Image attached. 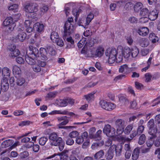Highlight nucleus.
Returning a JSON list of instances; mask_svg holds the SVG:
<instances>
[{"mask_svg": "<svg viewBox=\"0 0 160 160\" xmlns=\"http://www.w3.org/2000/svg\"><path fill=\"white\" fill-rule=\"evenodd\" d=\"M123 47L118 46L117 49L115 48H108L105 52V55L108 58V62L112 64L115 61L119 63L122 61Z\"/></svg>", "mask_w": 160, "mask_h": 160, "instance_id": "f257e3e1", "label": "nucleus"}, {"mask_svg": "<svg viewBox=\"0 0 160 160\" xmlns=\"http://www.w3.org/2000/svg\"><path fill=\"white\" fill-rule=\"evenodd\" d=\"M29 49L30 51L29 53V56L25 55V59L27 63L32 65L36 62L34 59L39 56V51L37 48L32 46H29Z\"/></svg>", "mask_w": 160, "mask_h": 160, "instance_id": "f03ea898", "label": "nucleus"}, {"mask_svg": "<svg viewBox=\"0 0 160 160\" xmlns=\"http://www.w3.org/2000/svg\"><path fill=\"white\" fill-rule=\"evenodd\" d=\"M38 5L35 3L28 4L25 5L24 10L27 13L26 15L28 18H32L36 15L38 10Z\"/></svg>", "mask_w": 160, "mask_h": 160, "instance_id": "7ed1b4c3", "label": "nucleus"}, {"mask_svg": "<svg viewBox=\"0 0 160 160\" xmlns=\"http://www.w3.org/2000/svg\"><path fill=\"white\" fill-rule=\"evenodd\" d=\"M49 139L52 141L51 145L54 146H58L59 150L62 151L63 149L64 142L60 137H58L57 134L55 132L51 133L49 137Z\"/></svg>", "mask_w": 160, "mask_h": 160, "instance_id": "20e7f679", "label": "nucleus"}, {"mask_svg": "<svg viewBox=\"0 0 160 160\" xmlns=\"http://www.w3.org/2000/svg\"><path fill=\"white\" fill-rule=\"evenodd\" d=\"M73 19L72 17L69 18L64 24V31L63 33L64 38L67 36L70 35L74 32L75 28L71 22L73 21Z\"/></svg>", "mask_w": 160, "mask_h": 160, "instance_id": "39448f33", "label": "nucleus"}, {"mask_svg": "<svg viewBox=\"0 0 160 160\" xmlns=\"http://www.w3.org/2000/svg\"><path fill=\"white\" fill-rule=\"evenodd\" d=\"M58 121L60 123L57 125V127L59 128H63L65 129H68L75 128L74 126H61L65 125L67 124L68 122V120L66 116H63L58 117L57 118Z\"/></svg>", "mask_w": 160, "mask_h": 160, "instance_id": "423d86ee", "label": "nucleus"}, {"mask_svg": "<svg viewBox=\"0 0 160 160\" xmlns=\"http://www.w3.org/2000/svg\"><path fill=\"white\" fill-rule=\"evenodd\" d=\"M104 48L100 46L96 48H92L91 49V54L94 57H102L104 53Z\"/></svg>", "mask_w": 160, "mask_h": 160, "instance_id": "0eeeda50", "label": "nucleus"}, {"mask_svg": "<svg viewBox=\"0 0 160 160\" xmlns=\"http://www.w3.org/2000/svg\"><path fill=\"white\" fill-rule=\"evenodd\" d=\"M103 132L108 137H112L115 136V129L110 125H105L103 129Z\"/></svg>", "mask_w": 160, "mask_h": 160, "instance_id": "6e6552de", "label": "nucleus"}, {"mask_svg": "<svg viewBox=\"0 0 160 160\" xmlns=\"http://www.w3.org/2000/svg\"><path fill=\"white\" fill-rule=\"evenodd\" d=\"M24 29V28H18V31L20 32H18L17 36L13 38L12 40L13 42H23L24 41L26 37V33L22 32Z\"/></svg>", "mask_w": 160, "mask_h": 160, "instance_id": "1a4fd4ad", "label": "nucleus"}, {"mask_svg": "<svg viewBox=\"0 0 160 160\" xmlns=\"http://www.w3.org/2000/svg\"><path fill=\"white\" fill-rule=\"evenodd\" d=\"M124 122L122 119H118L115 121V128H117V133L118 134H121L123 131Z\"/></svg>", "mask_w": 160, "mask_h": 160, "instance_id": "9d476101", "label": "nucleus"}, {"mask_svg": "<svg viewBox=\"0 0 160 160\" xmlns=\"http://www.w3.org/2000/svg\"><path fill=\"white\" fill-rule=\"evenodd\" d=\"M4 26H8V29L10 31H12L15 27V24L13 22V19L11 17H7L3 23Z\"/></svg>", "mask_w": 160, "mask_h": 160, "instance_id": "9b49d317", "label": "nucleus"}, {"mask_svg": "<svg viewBox=\"0 0 160 160\" xmlns=\"http://www.w3.org/2000/svg\"><path fill=\"white\" fill-rule=\"evenodd\" d=\"M46 65V63L44 61H39L38 63H35L32 65V68L33 71L35 72H40L41 70V67H44Z\"/></svg>", "mask_w": 160, "mask_h": 160, "instance_id": "f8f14e48", "label": "nucleus"}, {"mask_svg": "<svg viewBox=\"0 0 160 160\" xmlns=\"http://www.w3.org/2000/svg\"><path fill=\"white\" fill-rule=\"evenodd\" d=\"M11 71L8 68L5 67L2 68V75L3 79H7L9 78L10 76Z\"/></svg>", "mask_w": 160, "mask_h": 160, "instance_id": "ddd939ff", "label": "nucleus"}, {"mask_svg": "<svg viewBox=\"0 0 160 160\" xmlns=\"http://www.w3.org/2000/svg\"><path fill=\"white\" fill-rule=\"evenodd\" d=\"M88 136V133L87 132H84L80 136H78L76 140V142L78 144H82L84 140L86 139Z\"/></svg>", "mask_w": 160, "mask_h": 160, "instance_id": "4468645a", "label": "nucleus"}, {"mask_svg": "<svg viewBox=\"0 0 160 160\" xmlns=\"http://www.w3.org/2000/svg\"><path fill=\"white\" fill-rule=\"evenodd\" d=\"M10 51V55L12 57H15L18 56L20 54V52L19 50L16 48L15 46L11 45L9 48Z\"/></svg>", "mask_w": 160, "mask_h": 160, "instance_id": "2eb2a0df", "label": "nucleus"}, {"mask_svg": "<svg viewBox=\"0 0 160 160\" xmlns=\"http://www.w3.org/2000/svg\"><path fill=\"white\" fill-rule=\"evenodd\" d=\"M33 28L34 31L42 33L44 31V25L42 23L37 22L34 25Z\"/></svg>", "mask_w": 160, "mask_h": 160, "instance_id": "dca6fc26", "label": "nucleus"}, {"mask_svg": "<svg viewBox=\"0 0 160 160\" xmlns=\"http://www.w3.org/2000/svg\"><path fill=\"white\" fill-rule=\"evenodd\" d=\"M158 12L156 10H152L149 12L148 18L151 21L155 20L158 17Z\"/></svg>", "mask_w": 160, "mask_h": 160, "instance_id": "f3484780", "label": "nucleus"}, {"mask_svg": "<svg viewBox=\"0 0 160 160\" xmlns=\"http://www.w3.org/2000/svg\"><path fill=\"white\" fill-rule=\"evenodd\" d=\"M130 68L127 64H123L119 68V72L120 73L127 74L129 73Z\"/></svg>", "mask_w": 160, "mask_h": 160, "instance_id": "a211bd4d", "label": "nucleus"}, {"mask_svg": "<svg viewBox=\"0 0 160 160\" xmlns=\"http://www.w3.org/2000/svg\"><path fill=\"white\" fill-rule=\"evenodd\" d=\"M152 9V7H148V8H143L140 12L139 14L142 16H148L149 12Z\"/></svg>", "mask_w": 160, "mask_h": 160, "instance_id": "6ab92c4d", "label": "nucleus"}, {"mask_svg": "<svg viewBox=\"0 0 160 160\" xmlns=\"http://www.w3.org/2000/svg\"><path fill=\"white\" fill-rule=\"evenodd\" d=\"M138 32L139 35L144 36L148 34L149 30L147 28L143 27L139 28L138 31Z\"/></svg>", "mask_w": 160, "mask_h": 160, "instance_id": "aec40b11", "label": "nucleus"}, {"mask_svg": "<svg viewBox=\"0 0 160 160\" xmlns=\"http://www.w3.org/2000/svg\"><path fill=\"white\" fill-rule=\"evenodd\" d=\"M140 45L142 47H146L149 44V42L147 38H143L140 39L139 40Z\"/></svg>", "mask_w": 160, "mask_h": 160, "instance_id": "412c9836", "label": "nucleus"}, {"mask_svg": "<svg viewBox=\"0 0 160 160\" xmlns=\"http://www.w3.org/2000/svg\"><path fill=\"white\" fill-rule=\"evenodd\" d=\"M157 132V126H155L154 128L149 129L148 133L152 136L150 137L154 138L157 137L156 134Z\"/></svg>", "mask_w": 160, "mask_h": 160, "instance_id": "4be33fe9", "label": "nucleus"}, {"mask_svg": "<svg viewBox=\"0 0 160 160\" xmlns=\"http://www.w3.org/2000/svg\"><path fill=\"white\" fill-rule=\"evenodd\" d=\"M126 58H128L130 56V48L128 47H125L123 48L122 55Z\"/></svg>", "mask_w": 160, "mask_h": 160, "instance_id": "5701e85b", "label": "nucleus"}, {"mask_svg": "<svg viewBox=\"0 0 160 160\" xmlns=\"http://www.w3.org/2000/svg\"><path fill=\"white\" fill-rule=\"evenodd\" d=\"M94 17V15L92 12H90L88 14L86 18L85 22L84 23L85 24L88 25L93 18Z\"/></svg>", "mask_w": 160, "mask_h": 160, "instance_id": "b1692460", "label": "nucleus"}, {"mask_svg": "<svg viewBox=\"0 0 160 160\" xmlns=\"http://www.w3.org/2000/svg\"><path fill=\"white\" fill-rule=\"evenodd\" d=\"M47 54L50 55H54L56 54L55 51L53 49V47L50 45H47L46 46Z\"/></svg>", "mask_w": 160, "mask_h": 160, "instance_id": "393cba45", "label": "nucleus"}, {"mask_svg": "<svg viewBox=\"0 0 160 160\" xmlns=\"http://www.w3.org/2000/svg\"><path fill=\"white\" fill-rule=\"evenodd\" d=\"M119 104L120 106L126 104L128 102L125 96L121 95L119 97Z\"/></svg>", "mask_w": 160, "mask_h": 160, "instance_id": "a878e982", "label": "nucleus"}, {"mask_svg": "<svg viewBox=\"0 0 160 160\" xmlns=\"http://www.w3.org/2000/svg\"><path fill=\"white\" fill-rule=\"evenodd\" d=\"M139 53L138 48L136 46L132 47L131 49V54L132 58H135Z\"/></svg>", "mask_w": 160, "mask_h": 160, "instance_id": "bb28decb", "label": "nucleus"}, {"mask_svg": "<svg viewBox=\"0 0 160 160\" xmlns=\"http://www.w3.org/2000/svg\"><path fill=\"white\" fill-rule=\"evenodd\" d=\"M143 7V5L141 2H138L136 3L133 6V9L136 12H138L141 10Z\"/></svg>", "mask_w": 160, "mask_h": 160, "instance_id": "cd10ccee", "label": "nucleus"}, {"mask_svg": "<svg viewBox=\"0 0 160 160\" xmlns=\"http://www.w3.org/2000/svg\"><path fill=\"white\" fill-rule=\"evenodd\" d=\"M68 151L67 150H64L62 152L60 153V160H68Z\"/></svg>", "mask_w": 160, "mask_h": 160, "instance_id": "c85d7f7f", "label": "nucleus"}, {"mask_svg": "<svg viewBox=\"0 0 160 160\" xmlns=\"http://www.w3.org/2000/svg\"><path fill=\"white\" fill-rule=\"evenodd\" d=\"M59 36L57 32H52L50 36V39L51 41L54 42L57 41V40L59 38Z\"/></svg>", "mask_w": 160, "mask_h": 160, "instance_id": "c756f323", "label": "nucleus"}, {"mask_svg": "<svg viewBox=\"0 0 160 160\" xmlns=\"http://www.w3.org/2000/svg\"><path fill=\"white\" fill-rule=\"evenodd\" d=\"M13 143V140L8 139L3 141L1 144V147L2 148H5L10 146Z\"/></svg>", "mask_w": 160, "mask_h": 160, "instance_id": "7c9ffc66", "label": "nucleus"}, {"mask_svg": "<svg viewBox=\"0 0 160 160\" xmlns=\"http://www.w3.org/2000/svg\"><path fill=\"white\" fill-rule=\"evenodd\" d=\"M139 149L136 148L134 150L132 155V159L133 160H136L139 156Z\"/></svg>", "mask_w": 160, "mask_h": 160, "instance_id": "2f4dec72", "label": "nucleus"}, {"mask_svg": "<svg viewBox=\"0 0 160 160\" xmlns=\"http://www.w3.org/2000/svg\"><path fill=\"white\" fill-rule=\"evenodd\" d=\"M55 103L58 106L61 107H65L67 105V102L64 100L57 99Z\"/></svg>", "mask_w": 160, "mask_h": 160, "instance_id": "473e14b6", "label": "nucleus"}, {"mask_svg": "<svg viewBox=\"0 0 160 160\" xmlns=\"http://www.w3.org/2000/svg\"><path fill=\"white\" fill-rule=\"evenodd\" d=\"M52 158V160H60V154L54 153L46 158V159Z\"/></svg>", "mask_w": 160, "mask_h": 160, "instance_id": "72a5a7b5", "label": "nucleus"}, {"mask_svg": "<svg viewBox=\"0 0 160 160\" xmlns=\"http://www.w3.org/2000/svg\"><path fill=\"white\" fill-rule=\"evenodd\" d=\"M16 77L17 78L16 83L18 85L21 86L25 83V81L24 78L20 76H19L18 77L16 76Z\"/></svg>", "mask_w": 160, "mask_h": 160, "instance_id": "f704fd0d", "label": "nucleus"}, {"mask_svg": "<svg viewBox=\"0 0 160 160\" xmlns=\"http://www.w3.org/2000/svg\"><path fill=\"white\" fill-rule=\"evenodd\" d=\"M67 113V111L64 110H54L52 111L49 114H60L62 115H66V114Z\"/></svg>", "mask_w": 160, "mask_h": 160, "instance_id": "c9c22d12", "label": "nucleus"}, {"mask_svg": "<svg viewBox=\"0 0 160 160\" xmlns=\"http://www.w3.org/2000/svg\"><path fill=\"white\" fill-rule=\"evenodd\" d=\"M12 72L16 75H19L21 73L20 68L17 65H14L12 68Z\"/></svg>", "mask_w": 160, "mask_h": 160, "instance_id": "e433bc0d", "label": "nucleus"}, {"mask_svg": "<svg viewBox=\"0 0 160 160\" xmlns=\"http://www.w3.org/2000/svg\"><path fill=\"white\" fill-rule=\"evenodd\" d=\"M146 137L144 134H142L139 138L138 143L140 145H142L145 142Z\"/></svg>", "mask_w": 160, "mask_h": 160, "instance_id": "4c0bfd02", "label": "nucleus"}, {"mask_svg": "<svg viewBox=\"0 0 160 160\" xmlns=\"http://www.w3.org/2000/svg\"><path fill=\"white\" fill-rule=\"evenodd\" d=\"M103 155V151L102 150H100L95 154L94 156V158L95 159H99L101 158Z\"/></svg>", "mask_w": 160, "mask_h": 160, "instance_id": "58836bf2", "label": "nucleus"}, {"mask_svg": "<svg viewBox=\"0 0 160 160\" xmlns=\"http://www.w3.org/2000/svg\"><path fill=\"white\" fill-rule=\"evenodd\" d=\"M83 97L85 98L88 102H89L93 99L94 98V94L93 93H90L83 96Z\"/></svg>", "mask_w": 160, "mask_h": 160, "instance_id": "ea45409f", "label": "nucleus"}, {"mask_svg": "<svg viewBox=\"0 0 160 160\" xmlns=\"http://www.w3.org/2000/svg\"><path fill=\"white\" fill-rule=\"evenodd\" d=\"M108 102L103 100H101L100 102V104L102 108L106 110L107 107H108Z\"/></svg>", "mask_w": 160, "mask_h": 160, "instance_id": "a19ab883", "label": "nucleus"}, {"mask_svg": "<svg viewBox=\"0 0 160 160\" xmlns=\"http://www.w3.org/2000/svg\"><path fill=\"white\" fill-rule=\"evenodd\" d=\"M122 146L120 144L117 145H116V148H115V151L116 154L117 155H119L122 149Z\"/></svg>", "mask_w": 160, "mask_h": 160, "instance_id": "79ce46f5", "label": "nucleus"}, {"mask_svg": "<svg viewBox=\"0 0 160 160\" xmlns=\"http://www.w3.org/2000/svg\"><path fill=\"white\" fill-rule=\"evenodd\" d=\"M102 131L101 130H99L96 132V134L94 135H92V138L96 139V140H98L100 138V135L102 133Z\"/></svg>", "mask_w": 160, "mask_h": 160, "instance_id": "37998d69", "label": "nucleus"}, {"mask_svg": "<svg viewBox=\"0 0 160 160\" xmlns=\"http://www.w3.org/2000/svg\"><path fill=\"white\" fill-rule=\"evenodd\" d=\"M40 52L41 55L45 59H47V58H45L46 55L47 54L46 48L45 49L42 48H40Z\"/></svg>", "mask_w": 160, "mask_h": 160, "instance_id": "c03bdc74", "label": "nucleus"}, {"mask_svg": "<svg viewBox=\"0 0 160 160\" xmlns=\"http://www.w3.org/2000/svg\"><path fill=\"white\" fill-rule=\"evenodd\" d=\"M86 41V38H82V39L78 43V48H82L85 44Z\"/></svg>", "mask_w": 160, "mask_h": 160, "instance_id": "a18cd8bd", "label": "nucleus"}, {"mask_svg": "<svg viewBox=\"0 0 160 160\" xmlns=\"http://www.w3.org/2000/svg\"><path fill=\"white\" fill-rule=\"evenodd\" d=\"M148 126L149 129L154 128L155 127V126L154 121L153 119H151L149 120L148 123Z\"/></svg>", "mask_w": 160, "mask_h": 160, "instance_id": "49530a36", "label": "nucleus"}, {"mask_svg": "<svg viewBox=\"0 0 160 160\" xmlns=\"http://www.w3.org/2000/svg\"><path fill=\"white\" fill-rule=\"evenodd\" d=\"M48 140V138L45 137L41 138L39 141V144L41 145H44Z\"/></svg>", "mask_w": 160, "mask_h": 160, "instance_id": "de8ad7c7", "label": "nucleus"}, {"mask_svg": "<svg viewBox=\"0 0 160 160\" xmlns=\"http://www.w3.org/2000/svg\"><path fill=\"white\" fill-rule=\"evenodd\" d=\"M153 138L150 137L146 142L147 146L148 147L151 148L154 143V140L153 139Z\"/></svg>", "mask_w": 160, "mask_h": 160, "instance_id": "09e8293b", "label": "nucleus"}, {"mask_svg": "<svg viewBox=\"0 0 160 160\" xmlns=\"http://www.w3.org/2000/svg\"><path fill=\"white\" fill-rule=\"evenodd\" d=\"M48 9V5H43L40 8V11L41 13L46 12Z\"/></svg>", "mask_w": 160, "mask_h": 160, "instance_id": "8fccbe9b", "label": "nucleus"}, {"mask_svg": "<svg viewBox=\"0 0 160 160\" xmlns=\"http://www.w3.org/2000/svg\"><path fill=\"white\" fill-rule=\"evenodd\" d=\"M29 153L26 151L21 153L20 154L19 156L21 159H23L26 158L29 156Z\"/></svg>", "mask_w": 160, "mask_h": 160, "instance_id": "3c124183", "label": "nucleus"}, {"mask_svg": "<svg viewBox=\"0 0 160 160\" xmlns=\"http://www.w3.org/2000/svg\"><path fill=\"white\" fill-rule=\"evenodd\" d=\"M116 107V105L114 103L108 102V107H107V108L106 110L110 111L114 109Z\"/></svg>", "mask_w": 160, "mask_h": 160, "instance_id": "603ef678", "label": "nucleus"}, {"mask_svg": "<svg viewBox=\"0 0 160 160\" xmlns=\"http://www.w3.org/2000/svg\"><path fill=\"white\" fill-rule=\"evenodd\" d=\"M70 3H68L65 4V13L67 16H68L69 14L70 11Z\"/></svg>", "mask_w": 160, "mask_h": 160, "instance_id": "864d4df0", "label": "nucleus"}, {"mask_svg": "<svg viewBox=\"0 0 160 160\" xmlns=\"http://www.w3.org/2000/svg\"><path fill=\"white\" fill-rule=\"evenodd\" d=\"M18 5L17 4H13L10 6L8 7V9L9 10H12L14 11L17 9Z\"/></svg>", "mask_w": 160, "mask_h": 160, "instance_id": "5fc2aeb1", "label": "nucleus"}, {"mask_svg": "<svg viewBox=\"0 0 160 160\" xmlns=\"http://www.w3.org/2000/svg\"><path fill=\"white\" fill-rule=\"evenodd\" d=\"M78 133L76 131H74L71 132L69 135V136L71 138H75L78 136Z\"/></svg>", "mask_w": 160, "mask_h": 160, "instance_id": "6e6d98bb", "label": "nucleus"}, {"mask_svg": "<svg viewBox=\"0 0 160 160\" xmlns=\"http://www.w3.org/2000/svg\"><path fill=\"white\" fill-rule=\"evenodd\" d=\"M82 10L81 9H79L77 10L76 9H74L72 10L73 14L76 16H77L79 15V14L81 12Z\"/></svg>", "mask_w": 160, "mask_h": 160, "instance_id": "4d7b16f0", "label": "nucleus"}, {"mask_svg": "<svg viewBox=\"0 0 160 160\" xmlns=\"http://www.w3.org/2000/svg\"><path fill=\"white\" fill-rule=\"evenodd\" d=\"M152 78V75L149 73H147L145 75V81L146 82H149Z\"/></svg>", "mask_w": 160, "mask_h": 160, "instance_id": "13d9d810", "label": "nucleus"}, {"mask_svg": "<svg viewBox=\"0 0 160 160\" xmlns=\"http://www.w3.org/2000/svg\"><path fill=\"white\" fill-rule=\"evenodd\" d=\"M69 36V35L67 36L65 38H64L63 36V37L64 39H65L66 38L67 41L68 42H70V43L72 44V46H71V47H74L73 44L74 43V41L72 39V38L71 37H69L67 38H66V37L67 36Z\"/></svg>", "mask_w": 160, "mask_h": 160, "instance_id": "bf43d9fd", "label": "nucleus"}, {"mask_svg": "<svg viewBox=\"0 0 160 160\" xmlns=\"http://www.w3.org/2000/svg\"><path fill=\"white\" fill-rule=\"evenodd\" d=\"M54 43H56L60 47H62L64 45L63 41L59 38L57 40V41Z\"/></svg>", "mask_w": 160, "mask_h": 160, "instance_id": "052dcab7", "label": "nucleus"}, {"mask_svg": "<svg viewBox=\"0 0 160 160\" xmlns=\"http://www.w3.org/2000/svg\"><path fill=\"white\" fill-rule=\"evenodd\" d=\"M21 15V14L19 13L13 15L12 17L13 20H14L15 21H17L19 19Z\"/></svg>", "mask_w": 160, "mask_h": 160, "instance_id": "680f3d73", "label": "nucleus"}, {"mask_svg": "<svg viewBox=\"0 0 160 160\" xmlns=\"http://www.w3.org/2000/svg\"><path fill=\"white\" fill-rule=\"evenodd\" d=\"M113 153L112 152L108 151L105 156L106 158L108 160L111 159L113 157Z\"/></svg>", "mask_w": 160, "mask_h": 160, "instance_id": "e2e57ef3", "label": "nucleus"}, {"mask_svg": "<svg viewBox=\"0 0 160 160\" xmlns=\"http://www.w3.org/2000/svg\"><path fill=\"white\" fill-rule=\"evenodd\" d=\"M85 140V141L82 145V148H86L89 144L90 141L87 138Z\"/></svg>", "mask_w": 160, "mask_h": 160, "instance_id": "0e129e2a", "label": "nucleus"}, {"mask_svg": "<svg viewBox=\"0 0 160 160\" xmlns=\"http://www.w3.org/2000/svg\"><path fill=\"white\" fill-rule=\"evenodd\" d=\"M16 61L19 64H22L24 62V59L21 57H18L16 58Z\"/></svg>", "mask_w": 160, "mask_h": 160, "instance_id": "69168bd1", "label": "nucleus"}, {"mask_svg": "<svg viewBox=\"0 0 160 160\" xmlns=\"http://www.w3.org/2000/svg\"><path fill=\"white\" fill-rule=\"evenodd\" d=\"M29 123L30 122L28 121H23L19 122L18 123V125L19 126L22 127L24 126L29 125Z\"/></svg>", "mask_w": 160, "mask_h": 160, "instance_id": "338daca9", "label": "nucleus"}, {"mask_svg": "<svg viewBox=\"0 0 160 160\" xmlns=\"http://www.w3.org/2000/svg\"><path fill=\"white\" fill-rule=\"evenodd\" d=\"M126 76L125 75L120 74L117 76L116 77L114 80V81H117L122 79L123 78H125Z\"/></svg>", "mask_w": 160, "mask_h": 160, "instance_id": "774afa93", "label": "nucleus"}]
</instances>
